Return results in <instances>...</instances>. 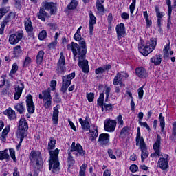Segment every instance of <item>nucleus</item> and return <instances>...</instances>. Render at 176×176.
I'll return each instance as SVG.
<instances>
[{
	"label": "nucleus",
	"instance_id": "nucleus-1",
	"mask_svg": "<svg viewBox=\"0 0 176 176\" xmlns=\"http://www.w3.org/2000/svg\"><path fill=\"white\" fill-rule=\"evenodd\" d=\"M68 50H72L74 55V61H76L78 57V65L82 69V72L89 74V61L86 60V53L87 49L85 47H79L76 43L72 42L71 44L67 45Z\"/></svg>",
	"mask_w": 176,
	"mask_h": 176
},
{
	"label": "nucleus",
	"instance_id": "nucleus-2",
	"mask_svg": "<svg viewBox=\"0 0 176 176\" xmlns=\"http://www.w3.org/2000/svg\"><path fill=\"white\" fill-rule=\"evenodd\" d=\"M56 139L54 137L50 138V142H48L47 150L50 153V162H49V170L52 171L54 174H58L60 171V161H58V153H60V150L56 148Z\"/></svg>",
	"mask_w": 176,
	"mask_h": 176
},
{
	"label": "nucleus",
	"instance_id": "nucleus-3",
	"mask_svg": "<svg viewBox=\"0 0 176 176\" xmlns=\"http://www.w3.org/2000/svg\"><path fill=\"white\" fill-rule=\"evenodd\" d=\"M30 164L34 171H41L43 168V158L39 151L33 150L29 155Z\"/></svg>",
	"mask_w": 176,
	"mask_h": 176
},
{
	"label": "nucleus",
	"instance_id": "nucleus-4",
	"mask_svg": "<svg viewBox=\"0 0 176 176\" xmlns=\"http://www.w3.org/2000/svg\"><path fill=\"white\" fill-rule=\"evenodd\" d=\"M79 123L81 124L82 130L85 131H89V135L90 136L89 140L91 142L96 141L97 137H98V127L96 125L90 126V122H89V117H86L85 120H83L82 118H79Z\"/></svg>",
	"mask_w": 176,
	"mask_h": 176
},
{
	"label": "nucleus",
	"instance_id": "nucleus-5",
	"mask_svg": "<svg viewBox=\"0 0 176 176\" xmlns=\"http://www.w3.org/2000/svg\"><path fill=\"white\" fill-rule=\"evenodd\" d=\"M28 131V123H27V120L25 118H21L19 121V125L18 127V131L16 133V135L18 138H20V141H24V138L27 137Z\"/></svg>",
	"mask_w": 176,
	"mask_h": 176
},
{
	"label": "nucleus",
	"instance_id": "nucleus-6",
	"mask_svg": "<svg viewBox=\"0 0 176 176\" xmlns=\"http://www.w3.org/2000/svg\"><path fill=\"white\" fill-rule=\"evenodd\" d=\"M38 98L39 100H42L43 102H44V108L49 109V108L52 107V90L50 88L42 91V92L38 94Z\"/></svg>",
	"mask_w": 176,
	"mask_h": 176
},
{
	"label": "nucleus",
	"instance_id": "nucleus-7",
	"mask_svg": "<svg viewBox=\"0 0 176 176\" xmlns=\"http://www.w3.org/2000/svg\"><path fill=\"white\" fill-rule=\"evenodd\" d=\"M157 45V41L155 38H151L147 41L146 46L142 48L139 47L140 53L143 56H148L149 53H152L155 50Z\"/></svg>",
	"mask_w": 176,
	"mask_h": 176
},
{
	"label": "nucleus",
	"instance_id": "nucleus-8",
	"mask_svg": "<svg viewBox=\"0 0 176 176\" xmlns=\"http://www.w3.org/2000/svg\"><path fill=\"white\" fill-rule=\"evenodd\" d=\"M60 56L56 66L55 67V71L58 76L64 75L65 71H67V67H65V56H64L63 52H60Z\"/></svg>",
	"mask_w": 176,
	"mask_h": 176
},
{
	"label": "nucleus",
	"instance_id": "nucleus-9",
	"mask_svg": "<svg viewBox=\"0 0 176 176\" xmlns=\"http://www.w3.org/2000/svg\"><path fill=\"white\" fill-rule=\"evenodd\" d=\"M74 78H75V72L62 77V87L60 88V91H62L63 94L67 93V90H68V87L71 86V82Z\"/></svg>",
	"mask_w": 176,
	"mask_h": 176
},
{
	"label": "nucleus",
	"instance_id": "nucleus-10",
	"mask_svg": "<svg viewBox=\"0 0 176 176\" xmlns=\"http://www.w3.org/2000/svg\"><path fill=\"white\" fill-rule=\"evenodd\" d=\"M70 152H76L74 153L76 157H78V156H85L86 155V151L83 150V147L80 144H76L75 142H73L70 148H69Z\"/></svg>",
	"mask_w": 176,
	"mask_h": 176
},
{
	"label": "nucleus",
	"instance_id": "nucleus-11",
	"mask_svg": "<svg viewBox=\"0 0 176 176\" xmlns=\"http://www.w3.org/2000/svg\"><path fill=\"white\" fill-rule=\"evenodd\" d=\"M116 120L107 119L104 122V129L105 131H108L109 133H113L115 131V129H116Z\"/></svg>",
	"mask_w": 176,
	"mask_h": 176
},
{
	"label": "nucleus",
	"instance_id": "nucleus-12",
	"mask_svg": "<svg viewBox=\"0 0 176 176\" xmlns=\"http://www.w3.org/2000/svg\"><path fill=\"white\" fill-rule=\"evenodd\" d=\"M23 36H24V32L23 30H19L15 34H11L9 38L10 45H17V43L21 39H23Z\"/></svg>",
	"mask_w": 176,
	"mask_h": 176
},
{
	"label": "nucleus",
	"instance_id": "nucleus-13",
	"mask_svg": "<svg viewBox=\"0 0 176 176\" xmlns=\"http://www.w3.org/2000/svg\"><path fill=\"white\" fill-rule=\"evenodd\" d=\"M14 90V100H19L21 94H23V90H24V83L19 80L16 85Z\"/></svg>",
	"mask_w": 176,
	"mask_h": 176
},
{
	"label": "nucleus",
	"instance_id": "nucleus-14",
	"mask_svg": "<svg viewBox=\"0 0 176 176\" xmlns=\"http://www.w3.org/2000/svg\"><path fill=\"white\" fill-rule=\"evenodd\" d=\"M26 107L28 113L32 114L35 112V104L32 100V95L28 94L26 96Z\"/></svg>",
	"mask_w": 176,
	"mask_h": 176
},
{
	"label": "nucleus",
	"instance_id": "nucleus-15",
	"mask_svg": "<svg viewBox=\"0 0 176 176\" xmlns=\"http://www.w3.org/2000/svg\"><path fill=\"white\" fill-rule=\"evenodd\" d=\"M116 30L117 32V38L118 41L120 40V38L126 35V28L124 27V23H121L118 24L116 27Z\"/></svg>",
	"mask_w": 176,
	"mask_h": 176
},
{
	"label": "nucleus",
	"instance_id": "nucleus-16",
	"mask_svg": "<svg viewBox=\"0 0 176 176\" xmlns=\"http://www.w3.org/2000/svg\"><path fill=\"white\" fill-rule=\"evenodd\" d=\"M89 34L90 35H93V31H94V24L97 23V18L96 16H94V14H93V11L90 10L89 12Z\"/></svg>",
	"mask_w": 176,
	"mask_h": 176
},
{
	"label": "nucleus",
	"instance_id": "nucleus-17",
	"mask_svg": "<svg viewBox=\"0 0 176 176\" xmlns=\"http://www.w3.org/2000/svg\"><path fill=\"white\" fill-rule=\"evenodd\" d=\"M168 157V155H166L165 158L162 157L158 160L157 167H160L161 170H167V168H168L169 166H168V159H167Z\"/></svg>",
	"mask_w": 176,
	"mask_h": 176
},
{
	"label": "nucleus",
	"instance_id": "nucleus-18",
	"mask_svg": "<svg viewBox=\"0 0 176 176\" xmlns=\"http://www.w3.org/2000/svg\"><path fill=\"white\" fill-rule=\"evenodd\" d=\"M98 142H99L102 146L108 145V144H109V134L101 133L99 135Z\"/></svg>",
	"mask_w": 176,
	"mask_h": 176
},
{
	"label": "nucleus",
	"instance_id": "nucleus-19",
	"mask_svg": "<svg viewBox=\"0 0 176 176\" xmlns=\"http://www.w3.org/2000/svg\"><path fill=\"white\" fill-rule=\"evenodd\" d=\"M43 6L46 10H50V14H56V12H57L56 3L53 2H45Z\"/></svg>",
	"mask_w": 176,
	"mask_h": 176
},
{
	"label": "nucleus",
	"instance_id": "nucleus-20",
	"mask_svg": "<svg viewBox=\"0 0 176 176\" xmlns=\"http://www.w3.org/2000/svg\"><path fill=\"white\" fill-rule=\"evenodd\" d=\"M25 28L30 38H32L34 36V28L32 27V22H31L30 19H26L25 20Z\"/></svg>",
	"mask_w": 176,
	"mask_h": 176
},
{
	"label": "nucleus",
	"instance_id": "nucleus-21",
	"mask_svg": "<svg viewBox=\"0 0 176 176\" xmlns=\"http://www.w3.org/2000/svg\"><path fill=\"white\" fill-rule=\"evenodd\" d=\"M135 72L138 78H142V79L148 78V72H146V69L142 67L136 68Z\"/></svg>",
	"mask_w": 176,
	"mask_h": 176
},
{
	"label": "nucleus",
	"instance_id": "nucleus-22",
	"mask_svg": "<svg viewBox=\"0 0 176 176\" xmlns=\"http://www.w3.org/2000/svg\"><path fill=\"white\" fill-rule=\"evenodd\" d=\"M74 38L79 42V44H78V47H85V49H87L86 41H85V38H82V35L80 34V33L76 32L74 36Z\"/></svg>",
	"mask_w": 176,
	"mask_h": 176
},
{
	"label": "nucleus",
	"instance_id": "nucleus-23",
	"mask_svg": "<svg viewBox=\"0 0 176 176\" xmlns=\"http://www.w3.org/2000/svg\"><path fill=\"white\" fill-rule=\"evenodd\" d=\"M58 109H60V104H57L56 107H54V111L52 114L53 124H56V126L58 124V113H60Z\"/></svg>",
	"mask_w": 176,
	"mask_h": 176
},
{
	"label": "nucleus",
	"instance_id": "nucleus-24",
	"mask_svg": "<svg viewBox=\"0 0 176 176\" xmlns=\"http://www.w3.org/2000/svg\"><path fill=\"white\" fill-rule=\"evenodd\" d=\"M162 141V138L160 135H157V140L153 144V149L158 156H160V142Z\"/></svg>",
	"mask_w": 176,
	"mask_h": 176
},
{
	"label": "nucleus",
	"instance_id": "nucleus-25",
	"mask_svg": "<svg viewBox=\"0 0 176 176\" xmlns=\"http://www.w3.org/2000/svg\"><path fill=\"white\" fill-rule=\"evenodd\" d=\"M4 115L8 116L10 120H14V119H16V118L17 117V116H16V111H14L11 108H9L7 110H6L4 111Z\"/></svg>",
	"mask_w": 176,
	"mask_h": 176
},
{
	"label": "nucleus",
	"instance_id": "nucleus-26",
	"mask_svg": "<svg viewBox=\"0 0 176 176\" xmlns=\"http://www.w3.org/2000/svg\"><path fill=\"white\" fill-rule=\"evenodd\" d=\"M150 61L154 65H160L162 64V54H156L150 59Z\"/></svg>",
	"mask_w": 176,
	"mask_h": 176
},
{
	"label": "nucleus",
	"instance_id": "nucleus-27",
	"mask_svg": "<svg viewBox=\"0 0 176 176\" xmlns=\"http://www.w3.org/2000/svg\"><path fill=\"white\" fill-rule=\"evenodd\" d=\"M37 16L42 21H46V17H47V13L46 12V10H45V8L40 9L39 12L37 14Z\"/></svg>",
	"mask_w": 176,
	"mask_h": 176
},
{
	"label": "nucleus",
	"instance_id": "nucleus-28",
	"mask_svg": "<svg viewBox=\"0 0 176 176\" xmlns=\"http://www.w3.org/2000/svg\"><path fill=\"white\" fill-rule=\"evenodd\" d=\"M45 56V52L43 50H41L38 52L37 56L36 57V63L38 65L42 64L43 62V56Z\"/></svg>",
	"mask_w": 176,
	"mask_h": 176
},
{
	"label": "nucleus",
	"instance_id": "nucleus-29",
	"mask_svg": "<svg viewBox=\"0 0 176 176\" xmlns=\"http://www.w3.org/2000/svg\"><path fill=\"white\" fill-rule=\"evenodd\" d=\"M140 149L142 152L141 159H142V163H144V162H145V159H148V157H149V153L146 150V146L142 147L140 148Z\"/></svg>",
	"mask_w": 176,
	"mask_h": 176
},
{
	"label": "nucleus",
	"instance_id": "nucleus-30",
	"mask_svg": "<svg viewBox=\"0 0 176 176\" xmlns=\"http://www.w3.org/2000/svg\"><path fill=\"white\" fill-rule=\"evenodd\" d=\"M71 153H72V151H69V149H68L67 163L69 164V167H72V166H74V164H75V160H74V157H72V154Z\"/></svg>",
	"mask_w": 176,
	"mask_h": 176
},
{
	"label": "nucleus",
	"instance_id": "nucleus-31",
	"mask_svg": "<svg viewBox=\"0 0 176 176\" xmlns=\"http://www.w3.org/2000/svg\"><path fill=\"white\" fill-rule=\"evenodd\" d=\"M136 145L137 146L140 145V149L141 148L146 146V144H145V142L144 141V138L141 137V135H140L139 138L138 136H136Z\"/></svg>",
	"mask_w": 176,
	"mask_h": 176
},
{
	"label": "nucleus",
	"instance_id": "nucleus-32",
	"mask_svg": "<svg viewBox=\"0 0 176 176\" xmlns=\"http://www.w3.org/2000/svg\"><path fill=\"white\" fill-rule=\"evenodd\" d=\"M170 141H175L176 140V122H173L172 125V134L169 137Z\"/></svg>",
	"mask_w": 176,
	"mask_h": 176
},
{
	"label": "nucleus",
	"instance_id": "nucleus-33",
	"mask_svg": "<svg viewBox=\"0 0 176 176\" xmlns=\"http://www.w3.org/2000/svg\"><path fill=\"white\" fill-rule=\"evenodd\" d=\"M13 54L14 57H20V56L23 54V50H21V46L16 45V47H14Z\"/></svg>",
	"mask_w": 176,
	"mask_h": 176
},
{
	"label": "nucleus",
	"instance_id": "nucleus-34",
	"mask_svg": "<svg viewBox=\"0 0 176 176\" xmlns=\"http://www.w3.org/2000/svg\"><path fill=\"white\" fill-rule=\"evenodd\" d=\"M14 109L19 112L21 115L25 111V108H24V104L23 102L18 103L15 107Z\"/></svg>",
	"mask_w": 176,
	"mask_h": 176
},
{
	"label": "nucleus",
	"instance_id": "nucleus-35",
	"mask_svg": "<svg viewBox=\"0 0 176 176\" xmlns=\"http://www.w3.org/2000/svg\"><path fill=\"white\" fill-rule=\"evenodd\" d=\"M122 77L120 76V72H118L113 79V85L118 86V85H122Z\"/></svg>",
	"mask_w": 176,
	"mask_h": 176
},
{
	"label": "nucleus",
	"instance_id": "nucleus-36",
	"mask_svg": "<svg viewBox=\"0 0 176 176\" xmlns=\"http://www.w3.org/2000/svg\"><path fill=\"white\" fill-rule=\"evenodd\" d=\"M8 150L0 151V160H9V154L6 153Z\"/></svg>",
	"mask_w": 176,
	"mask_h": 176
},
{
	"label": "nucleus",
	"instance_id": "nucleus-37",
	"mask_svg": "<svg viewBox=\"0 0 176 176\" xmlns=\"http://www.w3.org/2000/svg\"><path fill=\"white\" fill-rule=\"evenodd\" d=\"M159 120L160 122L161 131L163 133L164 131V127L166 126V123L164 122V117H163V113H160Z\"/></svg>",
	"mask_w": 176,
	"mask_h": 176
},
{
	"label": "nucleus",
	"instance_id": "nucleus-38",
	"mask_svg": "<svg viewBox=\"0 0 176 176\" xmlns=\"http://www.w3.org/2000/svg\"><path fill=\"white\" fill-rule=\"evenodd\" d=\"M76 6H78V1L72 0L70 3L67 6V9L69 10H74V9H76Z\"/></svg>",
	"mask_w": 176,
	"mask_h": 176
},
{
	"label": "nucleus",
	"instance_id": "nucleus-39",
	"mask_svg": "<svg viewBox=\"0 0 176 176\" xmlns=\"http://www.w3.org/2000/svg\"><path fill=\"white\" fill-rule=\"evenodd\" d=\"M87 167V164H83L80 167V171H79V175L78 176H86V168Z\"/></svg>",
	"mask_w": 176,
	"mask_h": 176
},
{
	"label": "nucleus",
	"instance_id": "nucleus-40",
	"mask_svg": "<svg viewBox=\"0 0 176 176\" xmlns=\"http://www.w3.org/2000/svg\"><path fill=\"white\" fill-rule=\"evenodd\" d=\"M96 8L98 10V13L102 14L104 12H105V8L104 7V5L100 3L96 4Z\"/></svg>",
	"mask_w": 176,
	"mask_h": 176
},
{
	"label": "nucleus",
	"instance_id": "nucleus-41",
	"mask_svg": "<svg viewBox=\"0 0 176 176\" xmlns=\"http://www.w3.org/2000/svg\"><path fill=\"white\" fill-rule=\"evenodd\" d=\"M46 36H47V33L46 32V30H42L38 34V38L40 41H43V39H45Z\"/></svg>",
	"mask_w": 176,
	"mask_h": 176
},
{
	"label": "nucleus",
	"instance_id": "nucleus-42",
	"mask_svg": "<svg viewBox=\"0 0 176 176\" xmlns=\"http://www.w3.org/2000/svg\"><path fill=\"white\" fill-rule=\"evenodd\" d=\"M17 71H19V66L17 65V63H14L12 65V69L10 71V75H14V74H16V72H17Z\"/></svg>",
	"mask_w": 176,
	"mask_h": 176
},
{
	"label": "nucleus",
	"instance_id": "nucleus-43",
	"mask_svg": "<svg viewBox=\"0 0 176 176\" xmlns=\"http://www.w3.org/2000/svg\"><path fill=\"white\" fill-rule=\"evenodd\" d=\"M166 5L168 8V16L169 17H171V12H173V6H171V0H166Z\"/></svg>",
	"mask_w": 176,
	"mask_h": 176
},
{
	"label": "nucleus",
	"instance_id": "nucleus-44",
	"mask_svg": "<svg viewBox=\"0 0 176 176\" xmlns=\"http://www.w3.org/2000/svg\"><path fill=\"white\" fill-rule=\"evenodd\" d=\"M8 12H9V8H0V20L5 16L6 13H8Z\"/></svg>",
	"mask_w": 176,
	"mask_h": 176
},
{
	"label": "nucleus",
	"instance_id": "nucleus-45",
	"mask_svg": "<svg viewBox=\"0 0 176 176\" xmlns=\"http://www.w3.org/2000/svg\"><path fill=\"white\" fill-rule=\"evenodd\" d=\"M9 21H10V15L6 16L4 20L1 22V25L6 27Z\"/></svg>",
	"mask_w": 176,
	"mask_h": 176
},
{
	"label": "nucleus",
	"instance_id": "nucleus-46",
	"mask_svg": "<svg viewBox=\"0 0 176 176\" xmlns=\"http://www.w3.org/2000/svg\"><path fill=\"white\" fill-rule=\"evenodd\" d=\"M136 2H137V0H132V3L129 6L131 14H133V13H134Z\"/></svg>",
	"mask_w": 176,
	"mask_h": 176
},
{
	"label": "nucleus",
	"instance_id": "nucleus-47",
	"mask_svg": "<svg viewBox=\"0 0 176 176\" xmlns=\"http://www.w3.org/2000/svg\"><path fill=\"white\" fill-rule=\"evenodd\" d=\"M168 50H170V45L167 44L164 47V57H168Z\"/></svg>",
	"mask_w": 176,
	"mask_h": 176
},
{
	"label": "nucleus",
	"instance_id": "nucleus-48",
	"mask_svg": "<svg viewBox=\"0 0 176 176\" xmlns=\"http://www.w3.org/2000/svg\"><path fill=\"white\" fill-rule=\"evenodd\" d=\"M87 98L89 102H93L94 101V93H87Z\"/></svg>",
	"mask_w": 176,
	"mask_h": 176
},
{
	"label": "nucleus",
	"instance_id": "nucleus-49",
	"mask_svg": "<svg viewBox=\"0 0 176 176\" xmlns=\"http://www.w3.org/2000/svg\"><path fill=\"white\" fill-rule=\"evenodd\" d=\"M144 87H140L138 90V97L139 100H142V97H144Z\"/></svg>",
	"mask_w": 176,
	"mask_h": 176
},
{
	"label": "nucleus",
	"instance_id": "nucleus-50",
	"mask_svg": "<svg viewBox=\"0 0 176 176\" xmlns=\"http://www.w3.org/2000/svg\"><path fill=\"white\" fill-rule=\"evenodd\" d=\"M10 155L13 161L16 162V151H14V149L10 148Z\"/></svg>",
	"mask_w": 176,
	"mask_h": 176
},
{
	"label": "nucleus",
	"instance_id": "nucleus-51",
	"mask_svg": "<svg viewBox=\"0 0 176 176\" xmlns=\"http://www.w3.org/2000/svg\"><path fill=\"white\" fill-rule=\"evenodd\" d=\"M155 12H156V16L157 19H162L163 12H160V10H159V7L155 6Z\"/></svg>",
	"mask_w": 176,
	"mask_h": 176
},
{
	"label": "nucleus",
	"instance_id": "nucleus-52",
	"mask_svg": "<svg viewBox=\"0 0 176 176\" xmlns=\"http://www.w3.org/2000/svg\"><path fill=\"white\" fill-rule=\"evenodd\" d=\"M129 170L131 173H136V171H138V166L136 164H132L131 165Z\"/></svg>",
	"mask_w": 176,
	"mask_h": 176
},
{
	"label": "nucleus",
	"instance_id": "nucleus-53",
	"mask_svg": "<svg viewBox=\"0 0 176 176\" xmlns=\"http://www.w3.org/2000/svg\"><path fill=\"white\" fill-rule=\"evenodd\" d=\"M30 63H31V58H30V56H26L23 62V67H24L25 68L27 67Z\"/></svg>",
	"mask_w": 176,
	"mask_h": 176
},
{
	"label": "nucleus",
	"instance_id": "nucleus-54",
	"mask_svg": "<svg viewBox=\"0 0 176 176\" xmlns=\"http://www.w3.org/2000/svg\"><path fill=\"white\" fill-rule=\"evenodd\" d=\"M117 122L118 123V124H120V126H121V127H123V119H122V114H120L118 117H117Z\"/></svg>",
	"mask_w": 176,
	"mask_h": 176
},
{
	"label": "nucleus",
	"instance_id": "nucleus-55",
	"mask_svg": "<svg viewBox=\"0 0 176 176\" xmlns=\"http://www.w3.org/2000/svg\"><path fill=\"white\" fill-rule=\"evenodd\" d=\"M104 72H105L104 67H98L95 70L96 75H98V74H104Z\"/></svg>",
	"mask_w": 176,
	"mask_h": 176
},
{
	"label": "nucleus",
	"instance_id": "nucleus-56",
	"mask_svg": "<svg viewBox=\"0 0 176 176\" xmlns=\"http://www.w3.org/2000/svg\"><path fill=\"white\" fill-rule=\"evenodd\" d=\"M108 155L109 156V157H111V159H116V156H115V155H113V151H112V149H108Z\"/></svg>",
	"mask_w": 176,
	"mask_h": 176
},
{
	"label": "nucleus",
	"instance_id": "nucleus-57",
	"mask_svg": "<svg viewBox=\"0 0 176 176\" xmlns=\"http://www.w3.org/2000/svg\"><path fill=\"white\" fill-rule=\"evenodd\" d=\"M56 45H57V41H55L54 42H52L48 45L49 49H55L56 48Z\"/></svg>",
	"mask_w": 176,
	"mask_h": 176
},
{
	"label": "nucleus",
	"instance_id": "nucleus-58",
	"mask_svg": "<svg viewBox=\"0 0 176 176\" xmlns=\"http://www.w3.org/2000/svg\"><path fill=\"white\" fill-rule=\"evenodd\" d=\"M127 131H129V126H125L122 128L120 132L121 135H126Z\"/></svg>",
	"mask_w": 176,
	"mask_h": 176
},
{
	"label": "nucleus",
	"instance_id": "nucleus-59",
	"mask_svg": "<svg viewBox=\"0 0 176 176\" xmlns=\"http://www.w3.org/2000/svg\"><path fill=\"white\" fill-rule=\"evenodd\" d=\"M48 27L50 28V30H57V24L54 23H51L48 24Z\"/></svg>",
	"mask_w": 176,
	"mask_h": 176
},
{
	"label": "nucleus",
	"instance_id": "nucleus-60",
	"mask_svg": "<svg viewBox=\"0 0 176 176\" xmlns=\"http://www.w3.org/2000/svg\"><path fill=\"white\" fill-rule=\"evenodd\" d=\"M104 107L105 111H111V109H112V104H111L104 103Z\"/></svg>",
	"mask_w": 176,
	"mask_h": 176
},
{
	"label": "nucleus",
	"instance_id": "nucleus-61",
	"mask_svg": "<svg viewBox=\"0 0 176 176\" xmlns=\"http://www.w3.org/2000/svg\"><path fill=\"white\" fill-rule=\"evenodd\" d=\"M111 94V87H107L106 91H105V94L107 96V99L109 98V94Z\"/></svg>",
	"mask_w": 176,
	"mask_h": 176
},
{
	"label": "nucleus",
	"instance_id": "nucleus-62",
	"mask_svg": "<svg viewBox=\"0 0 176 176\" xmlns=\"http://www.w3.org/2000/svg\"><path fill=\"white\" fill-rule=\"evenodd\" d=\"M50 86H51L52 90H54L56 89V86H57V81L52 80L51 83H50Z\"/></svg>",
	"mask_w": 176,
	"mask_h": 176
},
{
	"label": "nucleus",
	"instance_id": "nucleus-63",
	"mask_svg": "<svg viewBox=\"0 0 176 176\" xmlns=\"http://www.w3.org/2000/svg\"><path fill=\"white\" fill-rule=\"evenodd\" d=\"M120 76L123 79V78H129V74L126 72H121Z\"/></svg>",
	"mask_w": 176,
	"mask_h": 176
},
{
	"label": "nucleus",
	"instance_id": "nucleus-64",
	"mask_svg": "<svg viewBox=\"0 0 176 176\" xmlns=\"http://www.w3.org/2000/svg\"><path fill=\"white\" fill-rule=\"evenodd\" d=\"M13 176H20V172H19L17 167L14 168Z\"/></svg>",
	"mask_w": 176,
	"mask_h": 176
}]
</instances>
